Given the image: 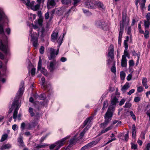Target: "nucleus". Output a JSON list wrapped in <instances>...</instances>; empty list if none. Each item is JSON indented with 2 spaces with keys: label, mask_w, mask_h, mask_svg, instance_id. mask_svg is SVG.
Instances as JSON below:
<instances>
[{
  "label": "nucleus",
  "mask_w": 150,
  "mask_h": 150,
  "mask_svg": "<svg viewBox=\"0 0 150 150\" xmlns=\"http://www.w3.org/2000/svg\"><path fill=\"white\" fill-rule=\"evenodd\" d=\"M58 30H55L53 31V33L51 35V41L53 42H57L58 43V49L56 52L55 50L53 48H51L50 50V56L49 57L50 60L54 59L57 55L59 52V47L61 45L63 37L60 36L59 38H58Z\"/></svg>",
  "instance_id": "f257e3e1"
},
{
  "label": "nucleus",
  "mask_w": 150,
  "mask_h": 150,
  "mask_svg": "<svg viewBox=\"0 0 150 150\" xmlns=\"http://www.w3.org/2000/svg\"><path fill=\"white\" fill-rule=\"evenodd\" d=\"M112 115V113H106L104 116V122L100 124V127L103 128L105 127L111 120Z\"/></svg>",
  "instance_id": "f03ea898"
},
{
  "label": "nucleus",
  "mask_w": 150,
  "mask_h": 150,
  "mask_svg": "<svg viewBox=\"0 0 150 150\" xmlns=\"http://www.w3.org/2000/svg\"><path fill=\"white\" fill-rule=\"evenodd\" d=\"M21 106V105L19 103L18 100H14L13 103L11 107L9 109L10 111L9 112H17L19 108Z\"/></svg>",
  "instance_id": "7ed1b4c3"
},
{
  "label": "nucleus",
  "mask_w": 150,
  "mask_h": 150,
  "mask_svg": "<svg viewBox=\"0 0 150 150\" xmlns=\"http://www.w3.org/2000/svg\"><path fill=\"white\" fill-rule=\"evenodd\" d=\"M30 35L31 38V41L33 42V45L35 47H37L38 46V37L36 33H32V29L30 30Z\"/></svg>",
  "instance_id": "20e7f679"
},
{
  "label": "nucleus",
  "mask_w": 150,
  "mask_h": 150,
  "mask_svg": "<svg viewBox=\"0 0 150 150\" xmlns=\"http://www.w3.org/2000/svg\"><path fill=\"white\" fill-rule=\"evenodd\" d=\"M42 61L40 58H39V61L38 64V71L40 70L41 72L45 76H47V75L48 72L47 70L44 67L41 68Z\"/></svg>",
  "instance_id": "39448f33"
},
{
  "label": "nucleus",
  "mask_w": 150,
  "mask_h": 150,
  "mask_svg": "<svg viewBox=\"0 0 150 150\" xmlns=\"http://www.w3.org/2000/svg\"><path fill=\"white\" fill-rule=\"evenodd\" d=\"M95 25L97 27L102 28L103 29H105L107 27L106 24L103 20H98L96 21Z\"/></svg>",
  "instance_id": "423d86ee"
},
{
  "label": "nucleus",
  "mask_w": 150,
  "mask_h": 150,
  "mask_svg": "<svg viewBox=\"0 0 150 150\" xmlns=\"http://www.w3.org/2000/svg\"><path fill=\"white\" fill-rule=\"evenodd\" d=\"M0 49L5 53H7L8 51V46L6 42L3 43L0 40Z\"/></svg>",
  "instance_id": "0eeeda50"
},
{
  "label": "nucleus",
  "mask_w": 150,
  "mask_h": 150,
  "mask_svg": "<svg viewBox=\"0 0 150 150\" xmlns=\"http://www.w3.org/2000/svg\"><path fill=\"white\" fill-rule=\"evenodd\" d=\"M69 136H67L64 138H63L61 140L58 141L56 142V144L57 147L59 148H60L65 143V141L67 139L69 138Z\"/></svg>",
  "instance_id": "6e6552de"
},
{
  "label": "nucleus",
  "mask_w": 150,
  "mask_h": 150,
  "mask_svg": "<svg viewBox=\"0 0 150 150\" xmlns=\"http://www.w3.org/2000/svg\"><path fill=\"white\" fill-rule=\"evenodd\" d=\"M108 56L110 57L112 59H114V48L113 46L112 45H111L108 49Z\"/></svg>",
  "instance_id": "1a4fd4ad"
},
{
  "label": "nucleus",
  "mask_w": 150,
  "mask_h": 150,
  "mask_svg": "<svg viewBox=\"0 0 150 150\" xmlns=\"http://www.w3.org/2000/svg\"><path fill=\"white\" fill-rule=\"evenodd\" d=\"M95 1H87L85 2V4L89 8L94 9L96 8L95 4Z\"/></svg>",
  "instance_id": "9d476101"
},
{
  "label": "nucleus",
  "mask_w": 150,
  "mask_h": 150,
  "mask_svg": "<svg viewBox=\"0 0 150 150\" xmlns=\"http://www.w3.org/2000/svg\"><path fill=\"white\" fill-rule=\"evenodd\" d=\"M24 85L23 83H21L19 89L16 94V97L18 99L23 95L24 91Z\"/></svg>",
  "instance_id": "9b49d317"
},
{
  "label": "nucleus",
  "mask_w": 150,
  "mask_h": 150,
  "mask_svg": "<svg viewBox=\"0 0 150 150\" xmlns=\"http://www.w3.org/2000/svg\"><path fill=\"white\" fill-rule=\"evenodd\" d=\"M129 18L126 15H124L123 14L122 23L120 24L124 26L127 25L129 24Z\"/></svg>",
  "instance_id": "f8f14e48"
},
{
  "label": "nucleus",
  "mask_w": 150,
  "mask_h": 150,
  "mask_svg": "<svg viewBox=\"0 0 150 150\" xmlns=\"http://www.w3.org/2000/svg\"><path fill=\"white\" fill-rule=\"evenodd\" d=\"M55 0H48L47 4V7L48 9L53 7L55 5Z\"/></svg>",
  "instance_id": "ddd939ff"
},
{
  "label": "nucleus",
  "mask_w": 150,
  "mask_h": 150,
  "mask_svg": "<svg viewBox=\"0 0 150 150\" xmlns=\"http://www.w3.org/2000/svg\"><path fill=\"white\" fill-rule=\"evenodd\" d=\"M11 145L10 143L3 144L1 147L0 149L1 150H8L11 148Z\"/></svg>",
  "instance_id": "4468645a"
},
{
  "label": "nucleus",
  "mask_w": 150,
  "mask_h": 150,
  "mask_svg": "<svg viewBox=\"0 0 150 150\" xmlns=\"http://www.w3.org/2000/svg\"><path fill=\"white\" fill-rule=\"evenodd\" d=\"M121 66L122 67H126L127 64V59L125 56H122V59L121 61Z\"/></svg>",
  "instance_id": "2eb2a0df"
},
{
  "label": "nucleus",
  "mask_w": 150,
  "mask_h": 150,
  "mask_svg": "<svg viewBox=\"0 0 150 150\" xmlns=\"http://www.w3.org/2000/svg\"><path fill=\"white\" fill-rule=\"evenodd\" d=\"M93 117H92L87 118L84 121L83 125L82 126V127L84 128L86 125L90 123Z\"/></svg>",
  "instance_id": "dca6fc26"
},
{
  "label": "nucleus",
  "mask_w": 150,
  "mask_h": 150,
  "mask_svg": "<svg viewBox=\"0 0 150 150\" xmlns=\"http://www.w3.org/2000/svg\"><path fill=\"white\" fill-rule=\"evenodd\" d=\"M88 126H87L80 133L79 137V139H82L84 135V134L87 131L88 128H89V127H88Z\"/></svg>",
  "instance_id": "f3484780"
},
{
  "label": "nucleus",
  "mask_w": 150,
  "mask_h": 150,
  "mask_svg": "<svg viewBox=\"0 0 150 150\" xmlns=\"http://www.w3.org/2000/svg\"><path fill=\"white\" fill-rule=\"evenodd\" d=\"M38 31V34H39L42 38H43L45 35L44 28L42 27L40 29H39Z\"/></svg>",
  "instance_id": "a211bd4d"
},
{
  "label": "nucleus",
  "mask_w": 150,
  "mask_h": 150,
  "mask_svg": "<svg viewBox=\"0 0 150 150\" xmlns=\"http://www.w3.org/2000/svg\"><path fill=\"white\" fill-rule=\"evenodd\" d=\"M130 87L129 83H126L123 86L121 90L123 93L126 92V91Z\"/></svg>",
  "instance_id": "6ab92c4d"
},
{
  "label": "nucleus",
  "mask_w": 150,
  "mask_h": 150,
  "mask_svg": "<svg viewBox=\"0 0 150 150\" xmlns=\"http://www.w3.org/2000/svg\"><path fill=\"white\" fill-rule=\"evenodd\" d=\"M111 105L116 106V104L118 102V99L115 96L111 98Z\"/></svg>",
  "instance_id": "aec40b11"
},
{
  "label": "nucleus",
  "mask_w": 150,
  "mask_h": 150,
  "mask_svg": "<svg viewBox=\"0 0 150 150\" xmlns=\"http://www.w3.org/2000/svg\"><path fill=\"white\" fill-rule=\"evenodd\" d=\"M48 68L50 71H52L54 69V64L53 62H50Z\"/></svg>",
  "instance_id": "412c9836"
},
{
  "label": "nucleus",
  "mask_w": 150,
  "mask_h": 150,
  "mask_svg": "<svg viewBox=\"0 0 150 150\" xmlns=\"http://www.w3.org/2000/svg\"><path fill=\"white\" fill-rule=\"evenodd\" d=\"M35 3V1H32L30 2L29 0H27L24 4H25L28 6H30L31 8L32 6H34Z\"/></svg>",
  "instance_id": "4be33fe9"
},
{
  "label": "nucleus",
  "mask_w": 150,
  "mask_h": 150,
  "mask_svg": "<svg viewBox=\"0 0 150 150\" xmlns=\"http://www.w3.org/2000/svg\"><path fill=\"white\" fill-rule=\"evenodd\" d=\"M132 137L134 138H135L136 137V127H135V125L134 124L132 125Z\"/></svg>",
  "instance_id": "5701e85b"
},
{
  "label": "nucleus",
  "mask_w": 150,
  "mask_h": 150,
  "mask_svg": "<svg viewBox=\"0 0 150 150\" xmlns=\"http://www.w3.org/2000/svg\"><path fill=\"white\" fill-rule=\"evenodd\" d=\"M115 106L110 105L108 108L106 112H112L114 111L115 108Z\"/></svg>",
  "instance_id": "b1692460"
},
{
  "label": "nucleus",
  "mask_w": 150,
  "mask_h": 150,
  "mask_svg": "<svg viewBox=\"0 0 150 150\" xmlns=\"http://www.w3.org/2000/svg\"><path fill=\"white\" fill-rule=\"evenodd\" d=\"M98 143L97 141H93L87 144L88 148H90L96 145Z\"/></svg>",
  "instance_id": "393cba45"
},
{
  "label": "nucleus",
  "mask_w": 150,
  "mask_h": 150,
  "mask_svg": "<svg viewBox=\"0 0 150 150\" xmlns=\"http://www.w3.org/2000/svg\"><path fill=\"white\" fill-rule=\"evenodd\" d=\"M21 114L19 113L18 114V113H13V117L14 119H16L17 118L18 120H21Z\"/></svg>",
  "instance_id": "a878e982"
},
{
  "label": "nucleus",
  "mask_w": 150,
  "mask_h": 150,
  "mask_svg": "<svg viewBox=\"0 0 150 150\" xmlns=\"http://www.w3.org/2000/svg\"><path fill=\"white\" fill-rule=\"evenodd\" d=\"M112 128V126H110L107 128H106L105 129L103 130H102L101 132L98 135H100L101 134H103V133H105L108 131L111 130Z\"/></svg>",
  "instance_id": "bb28decb"
},
{
  "label": "nucleus",
  "mask_w": 150,
  "mask_h": 150,
  "mask_svg": "<svg viewBox=\"0 0 150 150\" xmlns=\"http://www.w3.org/2000/svg\"><path fill=\"white\" fill-rule=\"evenodd\" d=\"M40 5L38 3L36 5L32 6L31 9L33 11H36L39 9Z\"/></svg>",
  "instance_id": "cd10ccee"
},
{
  "label": "nucleus",
  "mask_w": 150,
  "mask_h": 150,
  "mask_svg": "<svg viewBox=\"0 0 150 150\" xmlns=\"http://www.w3.org/2000/svg\"><path fill=\"white\" fill-rule=\"evenodd\" d=\"M66 11L65 8L64 7H61L58 10V14L61 15L62 14Z\"/></svg>",
  "instance_id": "c85d7f7f"
},
{
  "label": "nucleus",
  "mask_w": 150,
  "mask_h": 150,
  "mask_svg": "<svg viewBox=\"0 0 150 150\" xmlns=\"http://www.w3.org/2000/svg\"><path fill=\"white\" fill-rule=\"evenodd\" d=\"M18 142L20 143V145H19L20 147H23L25 146L22 137H20L18 139Z\"/></svg>",
  "instance_id": "c756f323"
},
{
  "label": "nucleus",
  "mask_w": 150,
  "mask_h": 150,
  "mask_svg": "<svg viewBox=\"0 0 150 150\" xmlns=\"http://www.w3.org/2000/svg\"><path fill=\"white\" fill-rule=\"evenodd\" d=\"M8 137V135L7 134L5 133L3 134L1 136V139L0 140V142H2L4 141L7 139Z\"/></svg>",
  "instance_id": "7c9ffc66"
},
{
  "label": "nucleus",
  "mask_w": 150,
  "mask_h": 150,
  "mask_svg": "<svg viewBox=\"0 0 150 150\" xmlns=\"http://www.w3.org/2000/svg\"><path fill=\"white\" fill-rule=\"evenodd\" d=\"M144 23L145 29L146 28H148L150 25V21L144 20Z\"/></svg>",
  "instance_id": "2f4dec72"
},
{
  "label": "nucleus",
  "mask_w": 150,
  "mask_h": 150,
  "mask_svg": "<svg viewBox=\"0 0 150 150\" xmlns=\"http://www.w3.org/2000/svg\"><path fill=\"white\" fill-rule=\"evenodd\" d=\"M147 79L144 78H143L142 79V83L143 85L145 87L146 89H147L148 88V86L146 83Z\"/></svg>",
  "instance_id": "473e14b6"
},
{
  "label": "nucleus",
  "mask_w": 150,
  "mask_h": 150,
  "mask_svg": "<svg viewBox=\"0 0 150 150\" xmlns=\"http://www.w3.org/2000/svg\"><path fill=\"white\" fill-rule=\"evenodd\" d=\"M95 6L96 5L99 7L103 8V4L101 2H100V1H95Z\"/></svg>",
  "instance_id": "72a5a7b5"
},
{
  "label": "nucleus",
  "mask_w": 150,
  "mask_h": 150,
  "mask_svg": "<svg viewBox=\"0 0 150 150\" xmlns=\"http://www.w3.org/2000/svg\"><path fill=\"white\" fill-rule=\"evenodd\" d=\"M31 117H34L35 119H38L40 117L39 113H30Z\"/></svg>",
  "instance_id": "f704fd0d"
},
{
  "label": "nucleus",
  "mask_w": 150,
  "mask_h": 150,
  "mask_svg": "<svg viewBox=\"0 0 150 150\" xmlns=\"http://www.w3.org/2000/svg\"><path fill=\"white\" fill-rule=\"evenodd\" d=\"M124 25L120 24V29L119 33V35L120 37H121L122 36V34L123 31L124 26Z\"/></svg>",
  "instance_id": "c9c22d12"
},
{
  "label": "nucleus",
  "mask_w": 150,
  "mask_h": 150,
  "mask_svg": "<svg viewBox=\"0 0 150 150\" xmlns=\"http://www.w3.org/2000/svg\"><path fill=\"white\" fill-rule=\"evenodd\" d=\"M37 124V123L36 122H32L31 124H28V129H30L31 128L34 127Z\"/></svg>",
  "instance_id": "e433bc0d"
},
{
  "label": "nucleus",
  "mask_w": 150,
  "mask_h": 150,
  "mask_svg": "<svg viewBox=\"0 0 150 150\" xmlns=\"http://www.w3.org/2000/svg\"><path fill=\"white\" fill-rule=\"evenodd\" d=\"M144 35L145 38L147 39L149 38V32L147 30H146V29L145 30V32L143 33Z\"/></svg>",
  "instance_id": "4c0bfd02"
},
{
  "label": "nucleus",
  "mask_w": 150,
  "mask_h": 150,
  "mask_svg": "<svg viewBox=\"0 0 150 150\" xmlns=\"http://www.w3.org/2000/svg\"><path fill=\"white\" fill-rule=\"evenodd\" d=\"M125 76V74L123 71H121L120 73V77L122 80H124Z\"/></svg>",
  "instance_id": "58836bf2"
},
{
  "label": "nucleus",
  "mask_w": 150,
  "mask_h": 150,
  "mask_svg": "<svg viewBox=\"0 0 150 150\" xmlns=\"http://www.w3.org/2000/svg\"><path fill=\"white\" fill-rule=\"evenodd\" d=\"M3 27V24H0V34L2 35H4V34Z\"/></svg>",
  "instance_id": "ea45409f"
},
{
  "label": "nucleus",
  "mask_w": 150,
  "mask_h": 150,
  "mask_svg": "<svg viewBox=\"0 0 150 150\" xmlns=\"http://www.w3.org/2000/svg\"><path fill=\"white\" fill-rule=\"evenodd\" d=\"M77 139H76L75 137L74 138L71 139L70 140V143L71 144H75L77 141Z\"/></svg>",
  "instance_id": "a19ab883"
},
{
  "label": "nucleus",
  "mask_w": 150,
  "mask_h": 150,
  "mask_svg": "<svg viewBox=\"0 0 150 150\" xmlns=\"http://www.w3.org/2000/svg\"><path fill=\"white\" fill-rule=\"evenodd\" d=\"M146 1V0H142L141 3L140 4V7L142 9H143L144 7Z\"/></svg>",
  "instance_id": "79ce46f5"
},
{
  "label": "nucleus",
  "mask_w": 150,
  "mask_h": 150,
  "mask_svg": "<svg viewBox=\"0 0 150 150\" xmlns=\"http://www.w3.org/2000/svg\"><path fill=\"white\" fill-rule=\"evenodd\" d=\"M5 17V15L4 13L0 11V21H2Z\"/></svg>",
  "instance_id": "37998d69"
},
{
  "label": "nucleus",
  "mask_w": 150,
  "mask_h": 150,
  "mask_svg": "<svg viewBox=\"0 0 150 150\" xmlns=\"http://www.w3.org/2000/svg\"><path fill=\"white\" fill-rule=\"evenodd\" d=\"M108 101L107 100L105 101L103 103V107L102 108V109L104 110L108 106Z\"/></svg>",
  "instance_id": "c03bdc74"
},
{
  "label": "nucleus",
  "mask_w": 150,
  "mask_h": 150,
  "mask_svg": "<svg viewBox=\"0 0 150 150\" xmlns=\"http://www.w3.org/2000/svg\"><path fill=\"white\" fill-rule=\"evenodd\" d=\"M137 144H135L133 143H131V149L135 150L137 149Z\"/></svg>",
  "instance_id": "a18cd8bd"
},
{
  "label": "nucleus",
  "mask_w": 150,
  "mask_h": 150,
  "mask_svg": "<svg viewBox=\"0 0 150 150\" xmlns=\"http://www.w3.org/2000/svg\"><path fill=\"white\" fill-rule=\"evenodd\" d=\"M132 53L133 55L134 56H137L138 57V59H137V61H139L140 57V55L138 54H137L135 51H133L132 52Z\"/></svg>",
  "instance_id": "49530a36"
},
{
  "label": "nucleus",
  "mask_w": 150,
  "mask_h": 150,
  "mask_svg": "<svg viewBox=\"0 0 150 150\" xmlns=\"http://www.w3.org/2000/svg\"><path fill=\"white\" fill-rule=\"evenodd\" d=\"M71 8L69 9L67 11H66L65 14H64V17H66L67 18L69 16V14L71 12Z\"/></svg>",
  "instance_id": "de8ad7c7"
},
{
  "label": "nucleus",
  "mask_w": 150,
  "mask_h": 150,
  "mask_svg": "<svg viewBox=\"0 0 150 150\" xmlns=\"http://www.w3.org/2000/svg\"><path fill=\"white\" fill-rule=\"evenodd\" d=\"M115 63H114V64H113L112 67L111 69V71L113 73H115L116 72V68L115 67Z\"/></svg>",
  "instance_id": "09e8293b"
},
{
  "label": "nucleus",
  "mask_w": 150,
  "mask_h": 150,
  "mask_svg": "<svg viewBox=\"0 0 150 150\" xmlns=\"http://www.w3.org/2000/svg\"><path fill=\"white\" fill-rule=\"evenodd\" d=\"M45 0H37V2L40 5H43Z\"/></svg>",
  "instance_id": "8fccbe9b"
},
{
  "label": "nucleus",
  "mask_w": 150,
  "mask_h": 150,
  "mask_svg": "<svg viewBox=\"0 0 150 150\" xmlns=\"http://www.w3.org/2000/svg\"><path fill=\"white\" fill-rule=\"evenodd\" d=\"M43 22V20L41 18H39L38 20V23L40 26H42Z\"/></svg>",
  "instance_id": "3c124183"
},
{
  "label": "nucleus",
  "mask_w": 150,
  "mask_h": 150,
  "mask_svg": "<svg viewBox=\"0 0 150 150\" xmlns=\"http://www.w3.org/2000/svg\"><path fill=\"white\" fill-rule=\"evenodd\" d=\"M48 146V145L47 144H43L42 145H38L36 146V148L39 149L41 148H44L46 146Z\"/></svg>",
  "instance_id": "603ef678"
},
{
  "label": "nucleus",
  "mask_w": 150,
  "mask_h": 150,
  "mask_svg": "<svg viewBox=\"0 0 150 150\" xmlns=\"http://www.w3.org/2000/svg\"><path fill=\"white\" fill-rule=\"evenodd\" d=\"M129 138V132H127V133L124 136V140L125 141H127Z\"/></svg>",
  "instance_id": "864d4df0"
},
{
  "label": "nucleus",
  "mask_w": 150,
  "mask_h": 150,
  "mask_svg": "<svg viewBox=\"0 0 150 150\" xmlns=\"http://www.w3.org/2000/svg\"><path fill=\"white\" fill-rule=\"evenodd\" d=\"M126 100V99L125 98H123L122 99H121V100L119 104V105L120 106H121L122 105H123L125 102Z\"/></svg>",
  "instance_id": "5fc2aeb1"
},
{
  "label": "nucleus",
  "mask_w": 150,
  "mask_h": 150,
  "mask_svg": "<svg viewBox=\"0 0 150 150\" xmlns=\"http://www.w3.org/2000/svg\"><path fill=\"white\" fill-rule=\"evenodd\" d=\"M145 133L144 132H142L141 133L140 135V137L142 139H145Z\"/></svg>",
  "instance_id": "6e6d98bb"
},
{
  "label": "nucleus",
  "mask_w": 150,
  "mask_h": 150,
  "mask_svg": "<svg viewBox=\"0 0 150 150\" xmlns=\"http://www.w3.org/2000/svg\"><path fill=\"white\" fill-rule=\"evenodd\" d=\"M141 100L140 97L138 96L136 97L134 99V101L135 102H137L140 101Z\"/></svg>",
  "instance_id": "4d7b16f0"
},
{
  "label": "nucleus",
  "mask_w": 150,
  "mask_h": 150,
  "mask_svg": "<svg viewBox=\"0 0 150 150\" xmlns=\"http://www.w3.org/2000/svg\"><path fill=\"white\" fill-rule=\"evenodd\" d=\"M131 28L130 26H128L127 28V33L128 35H131Z\"/></svg>",
  "instance_id": "13d9d810"
},
{
  "label": "nucleus",
  "mask_w": 150,
  "mask_h": 150,
  "mask_svg": "<svg viewBox=\"0 0 150 150\" xmlns=\"http://www.w3.org/2000/svg\"><path fill=\"white\" fill-rule=\"evenodd\" d=\"M39 96H40V100L44 99L46 97L44 93L41 94Z\"/></svg>",
  "instance_id": "bf43d9fd"
},
{
  "label": "nucleus",
  "mask_w": 150,
  "mask_h": 150,
  "mask_svg": "<svg viewBox=\"0 0 150 150\" xmlns=\"http://www.w3.org/2000/svg\"><path fill=\"white\" fill-rule=\"evenodd\" d=\"M114 59H111L110 60V59H108L107 61V64L108 65H110L112 63H113V64H114V62H114L113 61Z\"/></svg>",
  "instance_id": "052dcab7"
},
{
  "label": "nucleus",
  "mask_w": 150,
  "mask_h": 150,
  "mask_svg": "<svg viewBox=\"0 0 150 150\" xmlns=\"http://www.w3.org/2000/svg\"><path fill=\"white\" fill-rule=\"evenodd\" d=\"M131 105V104L130 103H126L124 107L125 108H129Z\"/></svg>",
  "instance_id": "680f3d73"
},
{
  "label": "nucleus",
  "mask_w": 150,
  "mask_h": 150,
  "mask_svg": "<svg viewBox=\"0 0 150 150\" xmlns=\"http://www.w3.org/2000/svg\"><path fill=\"white\" fill-rule=\"evenodd\" d=\"M44 48L43 46H41L40 49V52L41 54H43L44 52Z\"/></svg>",
  "instance_id": "e2e57ef3"
},
{
  "label": "nucleus",
  "mask_w": 150,
  "mask_h": 150,
  "mask_svg": "<svg viewBox=\"0 0 150 150\" xmlns=\"http://www.w3.org/2000/svg\"><path fill=\"white\" fill-rule=\"evenodd\" d=\"M25 124L24 122H22L21 124V128L22 130H23L25 129Z\"/></svg>",
  "instance_id": "0e129e2a"
},
{
  "label": "nucleus",
  "mask_w": 150,
  "mask_h": 150,
  "mask_svg": "<svg viewBox=\"0 0 150 150\" xmlns=\"http://www.w3.org/2000/svg\"><path fill=\"white\" fill-rule=\"evenodd\" d=\"M135 91V90L134 89H132L130 90L129 92L127 93V94L129 95H131L132 93H133Z\"/></svg>",
  "instance_id": "69168bd1"
},
{
  "label": "nucleus",
  "mask_w": 150,
  "mask_h": 150,
  "mask_svg": "<svg viewBox=\"0 0 150 150\" xmlns=\"http://www.w3.org/2000/svg\"><path fill=\"white\" fill-rule=\"evenodd\" d=\"M146 18V20L150 21V13H148L147 14Z\"/></svg>",
  "instance_id": "338daca9"
},
{
  "label": "nucleus",
  "mask_w": 150,
  "mask_h": 150,
  "mask_svg": "<svg viewBox=\"0 0 150 150\" xmlns=\"http://www.w3.org/2000/svg\"><path fill=\"white\" fill-rule=\"evenodd\" d=\"M18 128V127L17 125L16 124L13 125L12 126V128L14 131L17 130Z\"/></svg>",
  "instance_id": "774afa93"
}]
</instances>
